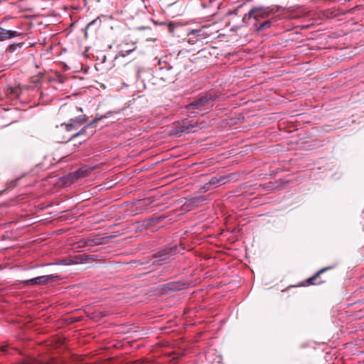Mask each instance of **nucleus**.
Here are the masks:
<instances>
[{
  "mask_svg": "<svg viewBox=\"0 0 364 364\" xmlns=\"http://www.w3.org/2000/svg\"><path fill=\"white\" fill-rule=\"evenodd\" d=\"M363 213H364V210H363Z\"/></svg>",
  "mask_w": 364,
  "mask_h": 364,
  "instance_id": "5701e85b",
  "label": "nucleus"
},
{
  "mask_svg": "<svg viewBox=\"0 0 364 364\" xmlns=\"http://www.w3.org/2000/svg\"><path fill=\"white\" fill-rule=\"evenodd\" d=\"M175 251H176V250H173V248L166 249V250H164L163 251L159 252L158 257H164L172 252H175Z\"/></svg>",
  "mask_w": 364,
  "mask_h": 364,
  "instance_id": "a211bd4d",
  "label": "nucleus"
},
{
  "mask_svg": "<svg viewBox=\"0 0 364 364\" xmlns=\"http://www.w3.org/2000/svg\"><path fill=\"white\" fill-rule=\"evenodd\" d=\"M77 247H79V248H82V247H87V239L85 238V239H80L77 242Z\"/></svg>",
  "mask_w": 364,
  "mask_h": 364,
  "instance_id": "6ab92c4d",
  "label": "nucleus"
},
{
  "mask_svg": "<svg viewBox=\"0 0 364 364\" xmlns=\"http://www.w3.org/2000/svg\"><path fill=\"white\" fill-rule=\"evenodd\" d=\"M196 123L188 119L183 120L181 124L176 127V134H188L194 132L196 128Z\"/></svg>",
  "mask_w": 364,
  "mask_h": 364,
  "instance_id": "423d86ee",
  "label": "nucleus"
},
{
  "mask_svg": "<svg viewBox=\"0 0 364 364\" xmlns=\"http://www.w3.org/2000/svg\"><path fill=\"white\" fill-rule=\"evenodd\" d=\"M187 42L189 44H195L198 42H200L199 39H198V37H196V35L194 33L193 30L188 32V36H187Z\"/></svg>",
  "mask_w": 364,
  "mask_h": 364,
  "instance_id": "2eb2a0df",
  "label": "nucleus"
},
{
  "mask_svg": "<svg viewBox=\"0 0 364 364\" xmlns=\"http://www.w3.org/2000/svg\"><path fill=\"white\" fill-rule=\"evenodd\" d=\"M18 88L9 87L5 90V93L7 97H14L18 95Z\"/></svg>",
  "mask_w": 364,
  "mask_h": 364,
  "instance_id": "dca6fc26",
  "label": "nucleus"
},
{
  "mask_svg": "<svg viewBox=\"0 0 364 364\" xmlns=\"http://www.w3.org/2000/svg\"><path fill=\"white\" fill-rule=\"evenodd\" d=\"M215 97L211 94H205L203 96L195 100L192 102L186 105L187 109H198L200 111L204 110L205 106L210 102L213 101Z\"/></svg>",
  "mask_w": 364,
  "mask_h": 364,
  "instance_id": "f03ea898",
  "label": "nucleus"
},
{
  "mask_svg": "<svg viewBox=\"0 0 364 364\" xmlns=\"http://www.w3.org/2000/svg\"><path fill=\"white\" fill-rule=\"evenodd\" d=\"M87 119L86 115H80L75 118L70 119L68 123L61 124L62 127H65L67 132H71L78 129L82 125H83Z\"/></svg>",
  "mask_w": 364,
  "mask_h": 364,
  "instance_id": "7ed1b4c3",
  "label": "nucleus"
},
{
  "mask_svg": "<svg viewBox=\"0 0 364 364\" xmlns=\"http://www.w3.org/2000/svg\"><path fill=\"white\" fill-rule=\"evenodd\" d=\"M9 19V18H4L0 22V42L11 39L22 35L21 33L17 31L6 29L5 28H4L5 23Z\"/></svg>",
  "mask_w": 364,
  "mask_h": 364,
  "instance_id": "20e7f679",
  "label": "nucleus"
},
{
  "mask_svg": "<svg viewBox=\"0 0 364 364\" xmlns=\"http://www.w3.org/2000/svg\"><path fill=\"white\" fill-rule=\"evenodd\" d=\"M229 180L228 176H214L210 179L206 185L218 187L220 185L226 183Z\"/></svg>",
  "mask_w": 364,
  "mask_h": 364,
  "instance_id": "1a4fd4ad",
  "label": "nucleus"
},
{
  "mask_svg": "<svg viewBox=\"0 0 364 364\" xmlns=\"http://www.w3.org/2000/svg\"><path fill=\"white\" fill-rule=\"evenodd\" d=\"M82 260H84V259H82V255H77L74 257V259L66 258V259H62L59 264H64V265H70V264L78 263L79 261H82Z\"/></svg>",
  "mask_w": 364,
  "mask_h": 364,
  "instance_id": "9b49d317",
  "label": "nucleus"
},
{
  "mask_svg": "<svg viewBox=\"0 0 364 364\" xmlns=\"http://www.w3.org/2000/svg\"><path fill=\"white\" fill-rule=\"evenodd\" d=\"M23 44H24L23 42L14 43L10 44L6 48V51L7 53H13L16 52V50H20L22 48V46H23Z\"/></svg>",
  "mask_w": 364,
  "mask_h": 364,
  "instance_id": "ddd939ff",
  "label": "nucleus"
},
{
  "mask_svg": "<svg viewBox=\"0 0 364 364\" xmlns=\"http://www.w3.org/2000/svg\"><path fill=\"white\" fill-rule=\"evenodd\" d=\"M279 9L277 6H253L247 14H245L243 21L245 18H253L256 21H259L260 18H267L271 14L277 12Z\"/></svg>",
  "mask_w": 364,
  "mask_h": 364,
  "instance_id": "f257e3e1",
  "label": "nucleus"
},
{
  "mask_svg": "<svg viewBox=\"0 0 364 364\" xmlns=\"http://www.w3.org/2000/svg\"><path fill=\"white\" fill-rule=\"evenodd\" d=\"M331 268H332V267H326L322 268L320 270H318L313 276H311L306 280L307 284L308 285H319V284H323L325 282L324 280H321V279L318 280V279L321 274H322L323 272H324L326 270L330 269Z\"/></svg>",
  "mask_w": 364,
  "mask_h": 364,
  "instance_id": "0eeeda50",
  "label": "nucleus"
},
{
  "mask_svg": "<svg viewBox=\"0 0 364 364\" xmlns=\"http://www.w3.org/2000/svg\"><path fill=\"white\" fill-rule=\"evenodd\" d=\"M193 31L198 37V39L203 43V41L210 36L211 33L209 26H202L198 29H193Z\"/></svg>",
  "mask_w": 364,
  "mask_h": 364,
  "instance_id": "6e6552de",
  "label": "nucleus"
},
{
  "mask_svg": "<svg viewBox=\"0 0 364 364\" xmlns=\"http://www.w3.org/2000/svg\"><path fill=\"white\" fill-rule=\"evenodd\" d=\"M100 120L99 118H95L92 122H90L88 124L84 126L80 131L77 132L76 133L73 134L71 137L70 138V140L76 138L77 136H82L85 134L87 129L95 124V122H98Z\"/></svg>",
  "mask_w": 364,
  "mask_h": 364,
  "instance_id": "9d476101",
  "label": "nucleus"
},
{
  "mask_svg": "<svg viewBox=\"0 0 364 364\" xmlns=\"http://www.w3.org/2000/svg\"><path fill=\"white\" fill-rule=\"evenodd\" d=\"M93 23H94V21L90 22V23L88 24V26H90V25L92 24Z\"/></svg>",
  "mask_w": 364,
  "mask_h": 364,
  "instance_id": "4be33fe9",
  "label": "nucleus"
},
{
  "mask_svg": "<svg viewBox=\"0 0 364 364\" xmlns=\"http://www.w3.org/2000/svg\"><path fill=\"white\" fill-rule=\"evenodd\" d=\"M77 109L79 111H80V112H82V108H80V107H77Z\"/></svg>",
  "mask_w": 364,
  "mask_h": 364,
  "instance_id": "aec40b11",
  "label": "nucleus"
},
{
  "mask_svg": "<svg viewBox=\"0 0 364 364\" xmlns=\"http://www.w3.org/2000/svg\"><path fill=\"white\" fill-rule=\"evenodd\" d=\"M58 276L44 275L23 281L25 285H41L53 282Z\"/></svg>",
  "mask_w": 364,
  "mask_h": 364,
  "instance_id": "39448f33",
  "label": "nucleus"
},
{
  "mask_svg": "<svg viewBox=\"0 0 364 364\" xmlns=\"http://www.w3.org/2000/svg\"><path fill=\"white\" fill-rule=\"evenodd\" d=\"M166 259V257H164V258H161L160 260L163 261V260H165Z\"/></svg>",
  "mask_w": 364,
  "mask_h": 364,
  "instance_id": "412c9836",
  "label": "nucleus"
},
{
  "mask_svg": "<svg viewBox=\"0 0 364 364\" xmlns=\"http://www.w3.org/2000/svg\"><path fill=\"white\" fill-rule=\"evenodd\" d=\"M136 49V46H133L132 48H129L128 50H121L119 53H118V55L119 56H122V57H125L128 55H129L131 53H132L134 50H135Z\"/></svg>",
  "mask_w": 364,
  "mask_h": 364,
  "instance_id": "f3484780",
  "label": "nucleus"
},
{
  "mask_svg": "<svg viewBox=\"0 0 364 364\" xmlns=\"http://www.w3.org/2000/svg\"><path fill=\"white\" fill-rule=\"evenodd\" d=\"M87 247L100 245L103 243V238H86Z\"/></svg>",
  "mask_w": 364,
  "mask_h": 364,
  "instance_id": "4468645a",
  "label": "nucleus"
},
{
  "mask_svg": "<svg viewBox=\"0 0 364 364\" xmlns=\"http://www.w3.org/2000/svg\"><path fill=\"white\" fill-rule=\"evenodd\" d=\"M275 21H276V18H272L271 19L267 20V21L262 22L258 26V28H257V31H265L267 29H269V28H271L272 23L274 22H275Z\"/></svg>",
  "mask_w": 364,
  "mask_h": 364,
  "instance_id": "f8f14e48",
  "label": "nucleus"
}]
</instances>
